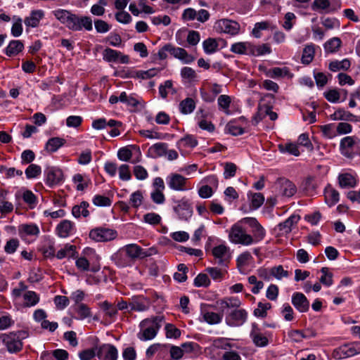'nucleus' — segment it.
<instances>
[{
	"label": "nucleus",
	"mask_w": 360,
	"mask_h": 360,
	"mask_svg": "<svg viewBox=\"0 0 360 360\" xmlns=\"http://www.w3.org/2000/svg\"><path fill=\"white\" fill-rule=\"evenodd\" d=\"M219 311L225 315V323L230 327H240L248 320V313L239 309L241 302L238 297H224L217 302Z\"/></svg>",
	"instance_id": "1"
},
{
	"label": "nucleus",
	"mask_w": 360,
	"mask_h": 360,
	"mask_svg": "<svg viewBox=\"0 0 360 360\" xmlns=\"http://www.w3.org/2000/svg\"><path fill=\"white\" fill-rule=\"evenodd\" d=\"M163 321V316H156L150 319L143 320L140 323L141 331L137 335L139 339L142 341L153 339L161 328V324Z\"/></svg>",
	"instance_id": "2"
},
{
	"label": "nucleus",
	"mask_w": 360,
	"mask_h": 360,
	"mask_svg": "<svg viewBox=\"0 0 360 360\" xmlns=\"http://www.w3.org/2000/svg\"><path fill=\"white\" fill-rule=\"evenodd\" d=\"M27 333L25 330L11 332L2 337V342L10 353H17L22 350V340L26 338Z\"/></svg>",
	"instance_id": "3"
},
{
	"label": "nucleus",
	"mask_w": 360,
	"mask_h": 360,
	"mask_svg": "<svg viewBox=\"0 0 360 360\" xmlns=\"http://www.w3.org/2000/svg\"><path fill=\"white\" fill-rule=\"evenodd\" d=\"M340 150L342 155L347 158L360 156V139L356 136H346L341 139Z\"/></svg>",
	"instance_id": "4"
},
{
	"label": "nucleus",
	"mask_w": 360,
	"mask_h": 360,
	"mask_svg": "<svg viewBox=\"0 0 360 360\" xmlns=\"http://www.w3.org/2000/svg\"><path fill=\"white\" fill-rule=\"evenodd\" d=\"M229 238L230 241L235 244L250 245L254 243L252 236L248 234L245 230L238 224L232 226Z\"/></svg>",
	"instance_id": "5"
},
{
	"label": "nucleus",
	"mask_w": 360,
	"mask_h": 360,
	"mask_svg": "<svg viewBox=\"0 0 360 360\" xmlns=\"http://www.w3.org/2000/svg\"><path fill=\"white\" fill-rule=\"evenodd\" d=\"M166 182L170 189L176 191H186L192 188L188 179L177 173L169 174Z\"/></svg>",
	"instance_id": "6"
},
{
	"label": "nucleus",
	"mask_w": 360,
	"mask_h": 360,
	"mask_svg": "<svg viewBox=\"0 0 360 360\" xmlns=\"http://www.w3.org/2000/svg\"><path fill=\"white\" fill-rule=\"evenodd\" d=\"M176 205L173 207L174 212L178 215L180 220L188 221L193 215L191 203L186 198L175 201Z\"/></svg>",
	"instance_id": "7"
},
{
	"label": "nucleus",
	"mask_w": 360,
	"mask_h": 360,
	"mask_svg": "<svg viewBox=\"0 0 360 360\" xmlns=\"http://www.w3.org/2000/svg\"><path fill=\"white\" fill-rule=\"evenodd\" d=\"M214 27L217 32H223L232 36L238 34L240 29L238 22L226 18L217 20Z\"/></svg>",
	"instance_id": "8"
},
{
	"label": "nucleus",
	"mask_w": 360,
	"mask_h": 360,
	"mask_svg": "<svg viewBox=\"0 0 360 360\" xmlns=\"http://www.w3.org/2000/svg\"><path fill=\"white\" fill-rule=\"evenodd\" d=\"M117 236L115 230L105 228L97 227L93 229L89 232V238L97 242H105L115 239Z\"/></svg>",
	"instance_id": "9"
},
{
	"label": "nucleus",
	"mask_w": 360,
	"mask_h": 360,
	"mask_svg": "<svg viewBox=\"0 0 360 360\" xmlns=\"http://www.w3.org/2000/svg\"><path fill=\"white\" fill-rule=\"evenodd\" d=\"M44 181L46 184L50 187L62 183L63 181L64 176L63 171L55 167H49L44 169Z\"/></svg>",
	"instance_id": "10"
},
{
	"label": "nucleus",
	"mask_w": 360,
	"mask_h": 360,
	"mask_svg": "<svg viewBox=\"0 0 360 360\" xmlns=\"http://www.w3.org/2000/svg\"><path fill=\"white\" fill-rule=\"evenodd\" d=\"M83 30L89 32L93 30V21L91 18L90 16L75 14L70 30L79 32Z\"/></svg>",
	"instance_id": "11"
},
{
	"label": "nucleus",
	"mask_w": 360,
	"mask_h": 360,
	"mask_svg": "<svg viewBox=\"0 0 360 360\" xmlns=\"http://www.w3.org/2000/svg\"><path fill=\"white\" fill-rule=\"evenodd\" d=\"M96 356L99 360H117L118 351L111 344H103L97 347Z\"/></svg>",
	"instance_id": "12"
},
{
	"label": "nucleus",
	"mask_w": 360,
	"mask_h": 360,
	"mask_svg": "<svg viewBox=\"0 0 360 360\" xmlns=\"http://www.w3.org/2000/svg\"><path fill=\"white\" fill-rule=\"evenodd\" d=\"M360 353V344L351 343L344 345L334 351V356L338 359H346Z\"/></svg>",
	"instance_id": "13"
},
{
	"label": "nucleus",
	"mask_w": 360,
	"mask_h": 360,
	"mask_svg": "<svg viewBox=\"0 0 360 360\" xmlns=\"http://www.w3.org/2000/svg\"><path fill=\"white\" fill-rule=\"evenodd\" d=\"M122 248L132 264L139 258L142 259L151 255V253H148L141 246L134 243L126 245Z\"/></svg>",
	"instance_id": "14"
},
{
	"label": "nucleus",
	"mask_w": 360,
	"mask_h": 360,
	"mask_svg": "<svg viewBox=\"0 0 360 360\" xmlns=\"http://www.w3.org/2000/svg\"><path fill=\"white\" fill-rule=\"evenodd\" d=\"M276 186L278 187L279 192L285 197H292L297 192V187L294 183L286 178H279L277 179Z\"/></svg>",
	"instance_id": "15"
},
{
	"label": "nucleus",
	"mask_w": 360,
	"mask_h": 360,
	"mask_svg": "<svg viewBox=\"0 0 360 360\" xmlns=\"http://www.w3.org/2000/svg\"><path fill=\"white\" fill-rule=\"evenodd\" d=\"M291 302L300 313L307 312L309 309V301L302 292H294L292 295Z\"/></svg>",
	"instance_id": "16"
},
{
	"label": "nucleus",
	"mask_w": 360,
	"mask_h": 360,
	"mask_svg": "<svg viewBox=\"0 0 360 360\" xmlns=\"http://www.w3.org/2000/svg\"><path fill=\"white\" fill-rule=\"evenodd\" d=\"M250 336L255 346L264 347L269 345V339L266 335L262 333L261 329L256 323H252V329Z\"/></svg>",
	"instance_id": "17"
},
{
	"label": "nucleus",
	"mask_w": 360,
	"mask_h": 360,
	"mask_svg": "<svg viewBox=\"0 0 360 360\" xmlns=\"http://www.w3.org/2000/svg\"><path fill=\"white\" fill-rule=\"evenodd\" d=\"M229 248L224 245H219L212 249V255L218 259L217 264L221 266L226 265L229 262L230 254Z\"/></svg>",
	"instance_id": "18"
},
{
	"label": "nucleus",
	"mask_w": 360,
	"mask_h": 360,
	"mask_svg": "<svg viewBox=\"0 0 360 360\" xmlns=\"http://www.w3.org/2000/svg\"><path fill=\"white\" fill-rule=\"evenodd\" d=\"M169 53L174 58L181 60L184 63L190 64L195 60V58L188 54V52L183 48L175 47L169 44Z\"/></svg>",
	"instance_id": "19"
},
{
	"label": "nucleus",
	"mask_w": 360,
	"mask_h": 360,
	"mask_svg": "<svg viewBox=\"0 0 360 360\" xmlns=\"http://www.w3.org/2000/svg\"><path fill=\"white\" fill-rule=\"evenodd\" d=\"M300 219L299 215L292 214L283 222L279 223L275 229L278 231L279 235L288 234L291 232L292 226L297 224Z\"/></svg>",
	"instance_id": "20"
},
{
	"label": "nucleus",
	"mask_w": 360,
	"mask_h": 360,
	"mask_svg": "<svg viewBox=\"0 0 360 360\" xmlns=\"http://www.w3.org/2000/svg\"><path fill=\"white\" fill-rule=\"evenodd\" d=\"M52 13L60 23L65 25L68 30H70L75 13H72L70 11L60 8L53 11Z\"/></svg>",
	"instance_id": "21"
},
{
	"label": "nucleus",
	"mask_w": 360,
	"mask_h": 360,
	"mask_svg": "<svg viewBox=\"0 0 360 360\" xmlns=\"http://www.w3.org/2000/svg\"><path fill=\"white\" fill-rule=\"evenodd\" d=\"M112 260L120 268L130 266L133 264L123 248L112 255Z\"/></svg>",
	"instance_id": "22"
},
{
	"label": "nucleus",
	"mask_w": 360,
	"mask_h": 360,
	"mask_svg": "<svg viewBox=\"0 0 360 360\" xmlns=\"http://www.w3.org/2000/svg\"><path fill=\"white\" fill-rule=\"evenodd\" d=\"M75 229V224L70 220L64 219L56 226V231L60 238H67L72 233Z\"/></svg>",
	"instance_id": "23"
},
{
	"label": "nucleus",
	"mask_w": 360,
	"mask_h": 360,
	"mask_svg": "<svg viewBox=\"0 0 360 360\" xmlns=\"http://www.w3.org/2000/svg\"><path fill=\"white\" fill-rule=\"evenodd\" d=\"M318 184L313 176L307 177L300 185V190L307 195H314L316 193Z\"/></svg>",
	"instance_id": "24"
},
{
	"label": "nucleus",
	"mask_w": 360,
	"mask_h": 360,
	"mask_svg": "<svg viewBox=\"0 0 360 360\" xmlns=\"http://www.w3.org/2000/svg\"><path fill=\"white\" fill-rule=\"evenodd\" d=\"M333 120H345L348 122H360V117L353 115L345 109L340 108L330 115Z\"/></svg>",
	"instance_id": "25"
},
{
	"label": "nucleus",
	"mask_w": 360,
	"mask_h": 360,
	"mask_svg": "<svg viewBox=\"0 0 360 360\" xmlns=\"http://www.w3.org/2000/svg\"><path fill=\"white\" fill-rule=\"evenodd\" d=\"M24 49V44L20 40H11L4 49V53L8 57L18 55Z\"/></svg>",
	"instance_id": "26"
},
{
	"label": "nucleus",
	"mask_w": 360,
	"mask_h": 360,
	"mask_svg": "<svg viewBox=\"0 0 360 360\" xmlns=\"http://www.w3.org/2000/svg\"><path fill=\"white\" fill-rule=\"evenodd\" d=\"M44 13L41 10L32 11L30 15L24 20L25 25L27 27H37L39 25L40 20L44 18Z\"/></svg>",
	"instance_id": "27"
},
{
	"label": "nucleus",
	"mask_w": 360,
	"mask_h": 360,
	"mask_svg": "<svg viewBox=\"0 0 360 360\" xmlns=\"http://www.w3.org/2000/svg\"><path fill=\"white\" fill-rule=\"evenodd\" d=\"M53 358L57 360H67L68 358V352L65 349H57L53 350L52 354L46 351L41 355L42 360H53Z\"/></svg>",
	"instance_id": "28"
},
{
	"label": "nucleus",
	"mask_w": 360,
	"mask_h": 360,
	"mask_svg": "<svg viewBox=\"0 0 360 360\" xmlns=\"http://www.w3.org/2000/svg\"><path fill=\"white\" fill-rule=\"evenodd\" d=\"M18 233L21 238L25 236H37L39 234V229L34 224H22L18 227Z\"/></svg>",
	"instance_id": "29"
},
{
	"label": "nucleus",
	"mask_w": 360,
	"mask_h": 360,
	"mask_svg": "<svg viewBox=\"0 0 360 360\" xmlns=\"http://www.w3.org/2000/svg\"><path fill=\"white\" fill-rule=\"evenodd\" d=\"M324 195L326 203L329 207L335 205L340 200L339 192L330 186L325 188Z\"/></svg>",
	"instance_id": "30"
},
{
	"label": "nucleus",
	"mask_w": 360,
	"mask_h": 360,
	"mask_svg": "<svg viewBox=\"0 0 360 360\" xmlns=\"http://www.w3.org/2000/svg\"><path fill=\"white\" fill-rule=\"evenodd\" d=\"M78 252L76 251V246L73 245L66 244L63 249L58 251L56 257L58 259H62L65 257L69 258H77Z\"/></svg>",
	"instance_id": "31"
},
{
	"label": "nucleus",
	"mask_w": 360,
	"mask_h": 360,
	"mask_svg": "<svg viewBox=\"0 0 360 360\" xmlns=\"http://www.w3.org/2000/svg\"><path fill=\"white\" fill-rule=\"evenodd\" d=\"M339 186L342 188H354L356 185V180L354 176L349 173L340 174L338 176Z\"/></svg>",
	"instance_id": "32"
},
{
	"label": "nucleus",
	"mask_w": 360,
	"mask_h": 360,
	"mask_svg": "<svg viewBox=\"0 0 360 360\" xmlns=\"http://www.w3.org/2000/svg\"><path fill=\"white\" fill-rule=\"evenodd\" d=\"M168 144L167 143L160 142L151 146L148 149V153L153 158H158L166 155Z\"/></svg>",
	"instance_id": "33"
},
{
	"label": "nucleus",
	"mask_w": 360,
	"mask_h": 360,
	"mask_svg": "<svg viewBox=\"0 0 360 360\" xmlns=\"http://www.w3.org/2000/svg\"><path fill=\"white\" fill-rule=\"evenodd\" d=\"M66 141L60 137H53L48 140L46 143L45 149L52 153L57 151L61 146L65 143Z\"/></svg>",
	"instance_id": "34"
},
{
	"label": "nucleus",
	"mask_w": 360,
	"mask_h": 360,
	"mask_svg": "<svg viewBox=\"0 0 360 360\" xmlns=\"http://www.w3.org/2000/svg\"><path fill=\"white\" fill-rule=\"evenodd\" d=\"M89 206V204L86 201H82L79 205H75L72 209V215L76 218H79L81 216L84 217H89V211L87 209Z\"/></svg>",
	"instance_id": "35"
},
{
	"label": "nucleus",
	"mask_w": 360,
	"mask_h": 360,
	"mask_svg": "<svg viewBox=\"0 0 360 360\" xmlns=\"http://www.w3.org/2000/svg\"><path fill=\"white\" fill-rule=\"evenodd\" d=\"M73 310L77 313V319L83 320L91 316V309L86 304H80L72 306Z\"/></svg>",
	"instance_id": "36"
},
{
	"label": "nucleus",
	"mask_w": 360,
	"mask_h": 360,
	"mask_svg": "<svg viewBox=\"0 0 360 360\" xmlns=\"http://www.w3.org/2000/svg\"><path fill=\"white\" fill-rule=\"evenodd\" d=\"M315 48L314 44L307 45L302 51L301 61L304 65H309L314 58Z\"/></svg>",
	"instance_id": "37"
},
{
	"label": "nucleus",
	"mask_w": 360,
	"mask_h": 360,
	"mask_svg": "<svg viewBox=\"0 0 360 360\" xmlns=\"http://www.w3.org/2000/svg\"><path fill=\"white\" fill-rule=\"evenodd\" d=\"M195 108V102L191 98H186L179 103L180 112L184 115L191 114Z\"/></svg>",
	"instance_id": "38"
},
{
	"label": "nucleus",
	"mask_w": 360,
	"mask_h": 360,
	"mask_svg": "<svg viewBox=\"0 0 360 360\" xmlns=\"http://www.w3.org/2000/svg\"><path fill=\"white\" fill-rule=\"evenodd\" d=\"M350 65V61L348 59H344L341 61L335 60L329 63L328 68L333 72H337L340 70H347L349 68Z\"/></svg>",
	"instance_id": "39"
},
{
	"label": "nucleus",
	"mask_w": 360,
	"mask_h": 360,
	"mask_svg": "<svg viewBox=\"0 0 360 360\" xmlns=\"http://www.w3.org/2000/svg\"><path fill=\"white\" fill-rule=\"evenodd\" d=\"M250 48V53L255 56H261L268 54L271 52V47L267 44H263L258 46H255L251 44H248Z\"/></svg>",
	"instance_id": "40"
},
{
	"label": "nucleus",
	"mask_w": 360,
	"mask_h": 360,
	"mask_svg": "<svg viewBox=\"0 0 360 360\" xmlns=\"http://www.w3.org/2000/svg\"><path fill=\"white\" fill-rule=\"evenodd\" d=\"M224 315L221 311L219 313L207 311L203 314V319L209 324H217L221 322Z\"/></svg>",
	"instance_id": "41"
},
{
	"label": "nucleus",
	"mask_w": 360,
	"mask_h": 360,
	"mask_svg": "<svg viewBox=\"0 0 360 360\" xmlns=\"http://www.w3.org/2000/svg\"><path fill=\"white\" fill-rule=\"evenodd\" d=\"M178 272L174 273V279L179 283H184L187 280L188 268L184 264H179L177 266Z\"/></svg>",
	"instance_id": "42"
},
{
	"label": "nucleus",
	"mask_w": 360,
	"mask_h": 360,
	"mask_svg": "<svg viewBox=\"0 0 360 360\" xmlns=\"http://www.w3.org/2000/svg\"><path fill=\"white\" fill-rule=\"evenodd\" d=\"M219 44L214 38H208L202 42V48L207 54H212L218 49Z\"/></svg>",
	"instance_id": "43"
},
{
	"label": "nucleus",
	"mask_w": 360,
	"mask_h": 360,
	"mask_svg": "<svg viewBox=\"0 0 360 360\" xmlns=\"http://www.w3.org/2000/svg\"><path fill=\"white\" fill-rule=\"evenodd\" d=\"M341 44L342 41L340 38L333 37L326 42L324 48L327 52L335 53L338 51Z\"/></svg>",
	"instance_id": "44"
},
{
	"label": "nucleus",
	"mask_w": 360,
	"mask_h": 360,
	"mask_svg": "<svg viewBox=\"0 0 360 360\" xmlns=\"http://www.w3.org/2000/svg\"><path fill=\"white\" fill-rule=\"evenodd\" d=\"M121 52L112 49L110 48H106L103 52V60L108 62H116L118 60Z\"/></svg>",
	"instance_id": "45"
},
{
	"label": "nucleus",
	"mask_w": 360,
	"mask_h": 360,
	"mask_svg": "<svg viewBox=\"0 0 360 360\" xmlns=\"http://www.w3.org/2000/svg\"><path fill=\"white\" fill-rule=\"evenodd\" d=\"M257 110V113L252 117V123L254 125H257L266 116H267L268 105H259Z\"/></svg>",
	"instance_id": "46"
},
{
	"label": "nucleus",
	"mask_w": 360,
	"mask_h": 360,
	"mask_svg": "<svg viewBox=\"0 0 360 360\" xmlns=\"http://www.w3.org/2000/svg\"><path fill=\"white\" fill-rule=\"evenodd\" d=\"M270 274L271 276L276 278L278 280H281L283 278H287L289 276V272L286 270H284L282 265H278L271 268Z\"/></svg>",
	"instance_id": "47"
},
{
	"label": "nucleus",
	"mask_w": 360,
	"mask_h": 360,
	"mask_svg": "<svg viewBox=\"0 0 360 360\" xmlns=\"http://www.w3.org/2000/svg\"><path fill=\"white\" fill-rule=\"evenodd\" d=\"M271 308V304L269 302L262 303L258 302L257 308H256L253 314L257 317L265 318L267 316V310Z\"/></svg>",
	"instance_id": "48"
},
{
	"label": "nucleus",
	"mask_w": 360,
	"mask_h": 360,
	"mask_svg": "<svg viewBox=\"0 0 360 360\" xmlns=\"http://www.w3.org/2000/svg\"><path fill=\"white\" fill-rule=\"evenodd\" d=\"M248 42H237L233 44L230 49L231 51L237 54H247L248 51H250V48Z\"/></svg>",
	"instance_id": "49"
},
{
	"label": "nucleus",
	"mask_w": 360,
	"mask_h": 360,
	"mask_svg": "<svg viewBox=\"0 0 360 360\" xmlns=\"http://www.w3.org/2000/svg\"><path fill=\"white\" fill-rule=\"evenodd\" d=\"M24 300L25 301L26 307H32L36 305L39 301V297L38 295L34 291H27L23 295Z\"/></svg>",
	"instance_id": "50"
},
{
	"label": "nucleus",
	"mask_w": 360,
	"mask_h": 360,
	"mask_svg": "<svg viewBox=\"0 0 360 360\" xmlns=\"http://www.w3.org/2000/svg\"><path fill=\"white\" fill-rule=\"evenodd\" d=\"M23 201L29 205L31 209L34 208L37 202V196L30 190H25L22 194Z\"/></svg>",
	"instance_id": "51"
},
{
	"label": "nucleus",
	"mask_w": 360,
	"mask_h": 360,
	"mask_svg": "<svg viewBox=\"0 0 360 360\" xmlns=\"http://www.w3.org/2000/svg\"><path fill=\"white\" fill-rule=\"evenodd\" d=\"M322 276L319 278L320 283L323 285L329 287L333 284V274L328 271V267H322L321 269Z\"/></svg>",
	"instance_id": "52"
},
{
	"label": "nucleus",
	"mask_w": 360,
	"mask_h": 360,
	"mask_svg": "<svg viewBox=\"0 0 360 360\" xmlns=\"http://www.w3.org/2000/svg\"><path fill=\"white\" fill-rule=\"evenodd\" d=\"M210 280L206 274L200 273L194 279L193 285L195 287L207 288L210 285Z\"/></svg>",
	"instance_id": "53"
},
{
	"label": "nucleus",
	"mask_w": 360,
	"mask_h": 360,
	"mask_svg": "<svg viewBox=\"0 0 360 360\" xmlns=\"http://www.w3.org/2000/svg\"><path fill=\"white\" fill-rule=\"evenodd\" d=\"M180 74L183 79H187L189 82H194L197 79L195 71L190 67H184L181 68Z\"/></svg>",
	"instance_id": "54"
},
{
	"label": "nucleus",
	"mask_w": 360,
	"mask_h": 360,
	"mask_svg": "<svg viewBox=\"0 0 360 360\" xmlns=\"http://www.w3.org/2000/svg\"><path fill=\"white\" fill-rule=\"evenodd\" d=\"M26 177L29 179L37 177L41 173V168L35 164L30 165L25 169Z\"/></svg>",
	"instance_id": "55"
},
{
	"label": "nucleus",
	"mask_w": 360,
	"mask_h": 360,
	"mask_svg": "<svg viewBox=\"0 0 360 360\" xmlns=\"http://www.w3.org/2000/svg\"><path fill=\"white\" fill-rule=\"evenodd\" d=\"M129 305L131 311H143L148 308L145 303L141 302L138 297H133Z\"/></svg>",
	"instance_id": "56"
},
{
	"label": "nucleus",
	"mask_w": 360,
	"mask_h": 360,
	"mask_svg": "<svg viewBox=\"0 0 360 360\" xmlns=\"http://www.w3.org/2000/svg\"><path fill=\"white\" fill-rule=\"evenodd\" d=\"M229 339L226 338H218L213 340V346L217 349H227L231 348L233 345L229 342Z\"/></svg>",
	"instance_id": "57"
},
{
	"label": "nucleus",
	"mask_w": 360,
	"mask_h": 360,
	"mask_svg": "<svg viewBox=\"0 0 360 360\" xmlns=\"http://www.w3.org/2000/svg\"><path fill=\"white\" fill-rule=\"evenodd\" d=\"M161 219V217L155 212H149L143 215V221L153 226L159 224Z\"/></svg>",
	"instance_id": "58"
},
{
	"label": "nucleus",
	"mask_w": 360,
	"mask_h": 360,
	"mask_svg": "<svg viewBox=\"0 0 360 360\" xmlns=\"http://www.w3.org/2000/svg\"><path fill=\"white\" fill-rule=\"evenodd\" d=\"M198 142L194 136L188 134V135L185 136L184 137L181 138L177 144L179 146L181 144H183V146H184L186 147H189V148H193L195 147L198 145Z\"/></svg>",
	"instance_id": "59"
},
{
	"label": "nucleus",
	"mask_w": 360,
	"mask_h": 360,
	"mask_svg": "<svg viewBox=\"0 0 360 360\" xmlns=\"http://www.w3.org/2000/svg\"><path fill=\"white\" fill-rule=\"evenodd\" d=\"M166 337L167 338L176 339L181 335V330L172 323H167L165 326Z\"/></svg>",
	"instance_id": "60"
},
{
	"label": "nucleus",
	"mask_w": 360,
	"mask_h": 360,
	"mask_svg": "<svg viewBox=\"0 0 360 360\" xmlns=\"http://www.w3.org/2000/svg\"><path fill=\"white\" fill-rule=\"evenodd\" d=\"M94 23L95 29L98 33H106L111 28V26L107 22L101 19L95 20Z\"/></svg>",
	"instance_id": "61"
},
{
	"label": "nucleus",
	"mask_w": 360,
	"mask_h": 360,
	"mask_svg": "<svg viewBox=\"0 0 360 360\" xmlns=\"http://www.w3.org/2000/svg\"><path fill=\"white\" fill-rule=\"evenodd\" d=\"M237 166L233 162H226L224 165V177L228 179L236 175Z\"/></svg>",
	"instance_id": "62"
},
{
	"label": "nucleus",
	"mask_w": 360,
	"mask_h": 360,
	"mask_svg": "<svg viewBox=\"0 0 360 360\" xmlns=\"http://www.w3.org/2000/svg\"><path fill=\"white\" fill-rule=\"evenodd\" d=\"M101 308L105 312V315L110 318H114L117 314V309L108 301L101 304Z\"/></svg>",
	"instance_id": "63"
},
{
	"label": "nucleus",
	"mask_w": 360,
	"mask_h": 360,
	"mask_svg": "<svg viewBox=\"0 0 360 360\" xmlns=\"http://www.w3.org/2000/svg\"><path fill=\"white\" fill-rule=\"evenodd\" d=\"M75 259V265L80 271H88L90 270V263L85 257H77Z\"/></svg>",
	"instance_id": "64"
}]
</instances>
